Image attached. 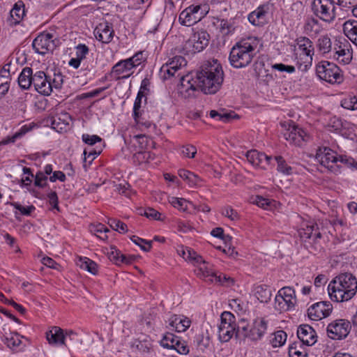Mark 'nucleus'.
Instances as JSON below:
<instances>
[{
  "label": "nucleus",
  "instance_id": "1",
  "mask_svg": "<svg viewBox=\"0 0 357 357\" xmlns=\"http://www.w3.org/2000/svg\"><path fill=\"white\" fill-rule=\"evenodd\" d=\"M198 88L206 94H214L220 89L224 73L222 66L217 60L207 61L197 72Z\"/></svg>",
  "mask_w": 357,
  "mask_h": 357
},
{
  "label": "nucleus",
  "instance_id": "2",
  "mask_svg": "<svg viewBox=\"0 0 357 357\" xmlns=\"http://www.w3.org/2000/svg\"><path fill=\"white\" fill-rule=\"evenodd\" d=\"M328 291L333 301L337 303L348 301L357 292V279L351 273H340L330 282Z\"/></svg>",
  "mask_w": 357,
  "mask_h": 357
},
{
  "label": "nucleus",
  "instance_id": "3",
  "mask_svg": "<svg viewBox=\"0 0 357 357\" xmlns=\"http://www.w3.org/2000/svg\"><path fill=\"white\" fill-rule=\"evenodd\" d=\"M258 42L249 38L236 43L231 49L229 60L230 64L236 68L248 66L257 54Z\"/></svg>",
  "mask_w": 357,
  "mask_h": 357
},
{
  "label": "nucleus",
  "instance_id": "4",
  "mask_svg": "<svg viewBox=\"0 0 357 357\" xmlns=\"http://www.w3.org/2000/svg\"><path fill=\"white\" fill-rule=\"evenodd\" d=\"M316 73L319 79L331 84H340L343 82V74L334 63L321 61L316 66Z\"/></svg>",
  "mask_w": 357,
  "mask_h": 357
},
{
  "label": "nucleus",
  "instance_id": "5",
  "mask_svg": "<svg viewBox=\"0 0 357 357\" xmlns=\"http://www.w3.org/2000/svg\"><path fill=\"white\" fill-rule=\"evenodd\" d=\"M208 10L209 7L207 4L192 5L180 13L178 20L181 24L190 26L204 18Z\"/></svg>",
  "mask_w": 357,
  "mask_h": 357
},
{
  "label": "nucleus",
  "instance_id": "6",
  "mask_svg": "<svg viewBox=\"0 0 357 357\" xmlns=\"http://www.w3.org/2000/svg\"><path fill=\"white\" fill-rule=\"evenodd\" d=\"M312 10L316 17L328 23L333 22L336 17L335 0H314Z\"/></svg>",
  "mask_w": 357,
  "mask_h": 357
},
{
  "label": "nucleus",
  "instance_id": "7",
  "mask_svg": "<svg viewBox=\"0 0 357 357\" xmlns=\"http://www.w3.org/2000/svg\"><path fill=\"white\" fill-rule=\"evenodd\" d=\"M316 159L321 165L335 174L339 173L341 165L339 164L340 155L331 149L319 147L317 151Z\"/></svg>",
  "mask_w": 357,
  "mask_h": 357
},
{
  "label": "nucleus",
  "instance_id": "8",
  "mask_svg": "<svg viewBox=\"0 0 357 357\" xmlns=\"http://www.w3.org/2000/svg\"><path fill=\"white\" fill-rule=\"evenodd\" d=\"M59 43V40L53 33L43 32L33 40L32 47L36 53L44 55L53 51Z\"/></svg>",
  "mask_w": 357,
  "mask_h": 357
},
{
  "label": "nucleus",
  "instance_id": "9",
  "mask_svg": "<svg viewBox=\"0 0 357 357\" xmlns=\"http://www.w3.org/2000/svg\"><path fill=\"white\" fill-rule=\"evenodd\" d=\"M351 329L350 321L344 319H338L331 321L326 328L327 335L334 340L345 339Z\"/></svg>",
  "mask_w": 357,
  "mask_h": 357
},
{
  "label": "nucleus",
  "instance_id": "10",
  "mask_svg": "<svg viewBox=\"0 0 357 357\" xmlns=\"http://www.w3.org/2000/svg\"><path fill=\"white\" fill-rule=\"evenodd\" d=\"M210 35L206 31H200L194 33L185 42L184 50L191 54L202 51L208 45Z\"/></svg>",
  "mask_w": 357,
  "mask_h": 357
},
{
  "label": "nucleus",
  "instance_id": "11",
  "mask_svg": "<svg viewBox=\"0 0 357 357\" xmlns=\"http://www.w3.org/2000/svg\"><path fill=\"white\" fill-rule=\"evenodd\" d=\"M333 305L329 301L318 302L307 309V315L311 320L318 321L330 315Z\"/></svg>",
  "mask_w": 357,
  "mask_h": 357
},
{
  "label": "nucleus",
  "instance_id": "12",
  "mask_svg": "<svg viewBox=\"0 0 357 357\" xmlns=\"http://www.w3.org/2000/svg\"><path fill=\"white\" fill-rule=\"evenodd\" d=\"M198 89L197 79L195 80L189 74L181 76L178 91L183 97L188 98L194 96L195 91Z\"/></svg>",
  "mask_w": 357,
  "mask_h": 357
},
{
  "label": "nucleus",
  "instance_id": "13",
  "mask_svg": "<svg viewBox=\"0 0 357 357\" xmlns=\"http://www.w3.org/2000/svg\"><path fill=\"white\" fill-rule=\"evenodd\" d=\"M35 90L44 96H49L52 93V85L50 84L49 76L43 71H37L32 78Z\"/></svg>",
  "mask_w": 357,
  "mask_h": 357
},
{
  "label": "nucleus",
  "instance_id": "14",
  "mask_svg": "<svg viewBox=\"0 0 357 357\" xmlns=\"http://www.w3.org/2000/svg\"><path fill=\"white\" fill-rule=\"evenodd\" d=\"M298 232L299 236L305 243L308 241L309 243H311V240L313 243H316L318 239L321 238V234L317 224L312 222L304 225Z\"/></svg>",
  "mask_w": 357,
  "mask_h": 357
},
{
  "label": "nucleus",
  "instance_id": "15",
  "mask_svg": "<svg viewBox=\"0 0 357 357\" xmlns=\"http://www.w3.org/2000/svg\"><path fill=\"white\" fill-rule=\"evenodd\" d=\"M270 8L271 5L269 3L259 6L256 10L249 14V22L255 26H263L267 22V15Z\"/></svg>",
  "mask_w": 357,
  "mask_h": 357
},
{
  "label": "nucleus",
  "instance_id": "16",
  "mask_svg": "<svg viewBox=\"0 0 357 357\" xmlns=\"http://www.w3.org/2000/svg\"><path fill=\"white\" fill-rule=\"evenodd\" d=\"M297 336L303 344L312 346L317 341V335L314 328L308 324L301 325L297 330Z\"/></svg>",
  "mask_w": 357,
  "mask_h": 357
},
{
  "label": "nucleus",
  "instance_id": "17",
  "mask_svg": "<svg viewBox=\"0 0 357 357\" xmlns=\"http://www.w3.org/2000/svg\"><path fill=\"white\" fill-rule=\"evenodd\" d=\"M94 35L97 40L102 43L107 44L113 39L114 31L111 24L102 22L96 27Z\"/></svg>",
  "mask_w": 357,
  "mask_h": 357
},
{
  "label": "nucleus",
  "instance_id": "18",
  "mask_svg": "<svg viewBox=\"0 0 357 357\" xmlns=\"http://www.w3.org/2000/svg\"><path fill=\"white\" fill-rule=\"evenodd\" d=\"M267 329V321L261 317L256 318L249 329L248 338L257 341L260 340Z\"/></svg>",
  "mask_w": 357,
  "mask_h": 357
},
{
  "label": "nucleus",
  "instance_id": "19",
  "mask_svg": "<svg viewBox=\"0 0 357 357\" xmlns=\"http://www.w3.org/2000/svg\"><path fill=\"white\" fill-rule=\"evenodd\" d=\"M245 157L252 165L261 167L263 169L266 168L264 165H269L272 160L271 156H268L264 153L259 152L257 150L247 151Z\"/></svg>",
  "mask_w": 357,
  "mask_h": 357
},
{
  "label": "nucleus",
  "instance_id": "20",
  "mask_svg": "<svg viewBox=\"0 0 357 357\" xmlns=\"http://www.w3.org/2000/svg\"><path fill=\"white\" fill-rule=\"evenodd\" d=\"M169 328L181 333L185 331L191 324V321L183 315L174 314L169 319Z\"/></svg>",
  "mask_w": 357,
  "mask_h": 357
},
{
  "label": "nucleus",
  "instance_id": "21",
  "mask_svg": "<svg viewBox=\"0 0 357 357\" xmlns=\"http://www.w3.org/2000/svg\"><path fill=\"white\" fill-rule=\"evenodd\" d=\"M285 139L290 143L300 144L301 142L305 141L306 137L305 132L296 126H290L287 130L283 133Z\"/></svg>",
  "mask_w": 357,
  "mask_h": 357
},
{
  "label": "nucleus",
  "instance_id": "22",
  "mask_svg": "<svg viewBox=\"0 0 357 357\" xmlns=\"http://www.w3.org/2000/svg\"><path fill=\"white\" fill-rule=\"evenodd\" d=\"M46 338L50 344L65 345L63 331L58 326H54L47 331L46 333Z\"/></svg>",
  "mask_w": 357,
  "mask_h": 357
},
{
  "label": "nucleus",
  "instance_id": "23",
  "mask_svg": "<svg viewBox=\"0 0 357 357\" xmlns=\"http://www.w3.org/2000/svg\"><path fill=\"white\" fill-rule=\"evenodd\" d=\"M197 264L199 266L197 270V275L206 281L214 282V279H217L216 273L212 270L208 263L202 259V261Z\"/></svg>",
  "mask_w": 357,
  "mask_h": 357
},
{
  "label": "nucleus",
  "instance_id": "24",
  "mask_svg": "<svg viewBox=\"0 0 357 357\" xmlns=\"http://www.w3.org/2000/svg\"><path fill=\"white\" fill-rule=\"evenodd\" d=\"M193 342L197 347V349L202 351H204L206 349H208L211 346V337L208 331H202L196 334Z\"/></svg>",
  "mask_w": 357,
  "mask_h": 357
},
{
  "label": "nucleus",
  "instance_id": "25",
  "mask_svg": "<svg viewBox=\"0 0 357 357\" xmlns=\"http://www.w3.org/2000/svg\"><path fill=\"white\" fill-rule=\"evenodd\" d=\"M33 75L32 68L25 67L22 69L17 79L18 84L22 89L26 90L30 88L33 84Z\"/></svg>",
  "mask_w": 357,
  "mask_h": 357
},
{
  "label": "nucleus",
  "instance_id": "26",
  "mask_svg": "<svg viewBox=\"0 0 357 357\" xmlns=\"http://www.w3.org/2000/svg\"><path fill=\"white\" fill-rule=\"evenodd\" d=\"M133 68V65L128 61V59L122 60L119 61L116 64H115L113 68L112 73H115L117 75H120L123 73H127L126 75H123L121 77H119L116 78V79H126L128 78L131 73H129L128 72L130 71Z\"/></svg>",
  "mask_w": 357,
  "mask_h": 357
},
{
  "label": "nucleus",
  "instance_id": "27",
  "mask_svg": "<svg viewBox=\"0 0 357 357\" xmlns=\"http://www.w3.org/2000/svg\"><path fill=\"white\" fill-rule=\"evenodd\" d=\"M298 49L302 51L303 54L312 59L314 54V47L312 42L307 37H299L296 40Z\"/></svg>",
  "mask_w": 357,
  "mask_h": 357
},
{
  "label": "nucleus",
  "instance_id": "28",
  "mask_svg": "<svg viewBox=\"0 0 357 357\" xmlns=\"http://www.w3.org/2000/svg\"><path fill=\"white\" fill-rule=\"evenodd\" d=\"M344 35L356 45H357V21L347 20L343 24Z\"/></svg>",
  "mask_w": 357,
  "mask_h": 357
},
{
  "label": "nucleus",
  "instance_id": "29",
  "mask_svg": "<svg viewBox=\"0 0 357 357\" xmlns=\"http://www.w3.org/2000/svg\"><path fill=\"white\" fill-rule=\"evenodd\" d=\"M255 294L257 298L261 303H268L271 298L272 294L271 289L264 284L258 285L255 287Z\"/></svg>",
  "mask_w": 357,
  "mask_h": 357
},
{
  "label": "nucleus",
  "instance_id": "30",
  "mask_svg": "<svg viewBox=\"0 0 357 357\" xmlns=\"http://www.w3.org/2000/svg\"><path fill=\"white\" fill-rule=\"evenodd\" d=\"M236 335V326L220 325L219 339L222 342H228L234 335Z\"/></svg>",
  "mask_w": 357,
  "mask_h": 357
},
{
  "label": "nucleus",
  "instance_id": "31",
  "mask_svg": "<svg viewBox=\"0 0 357 357\" xmlns=\"http://www.w3.org/2000/svg\"><path fill=\"white\" fill-rule=\"evenodd\" d=\"M22 337L17 333H6L4 335L3 342L9 348L16 349L19 348L22 344Z\"/></svg>",
  "mask_w": 357,
  "mask_h": 357
},
{
  "label": "nucleus",
  "instance_id": "32",
  "mask_svg": "<svg viewBox=\"0 0 357 357\" xmlns=\"http://www.w3.org/2000/svg\"><path fill=\"white\" fill-rule=\"evenodd\" d=\"M11 17L15 24L19 23L25 15L24 3L22 1H18L14 5L13 9L10 12Z\"/></svg>",
  "mask_w": 357,
  "mask_h": 357
},
{
  "label": "nucleus",
  "instance_id": "33",
  "mask_svg": "<svg viewBox=\"0 0 357 357\" xmlns=\"http://www.w3.org/2000/svg\"><path fill=\"white\" fill-rule=\"evenodd\" d=\"M278 294L282 296V298L288 303L289 307L294 306L296 299L295 291L292 288L289 287H282L278 291Z\"/></svg>",
  "mask_w": 357,
  "mask_h": 357
},
{
  "label": "nucleus",
  "instance_id": "34",
  "mask_svg": "<svg viewBox=\"0 0 357 357\" xmlns=\"http://www.w3.org/2000/svg\"><path fill=\"white\" fill-rule=\"evenodd\" d=\"M36 126L33 123H29L28 125H24L21 127V128L16 132L13 136L8 137L6 139H4L2 143L3 144L8 143H14L16 139L21 138L28 132L32 130V129Z\"/></svg>",
  "mask_w": 357,
  "mask_h": 357
},
{
  "label": "nucleus",
  "instance_id": "35",
  "mask_svg": "<svg viewBox=\"0 0 357 357\" xmlns=\"http://www.w3.org/2000/svg\"><path fill=\"white\" fill-rule=\"evenodd\" d=\"M178 175L181 178L187 181L190 187L197 185L201 181V178L197 175L185 169H180Z\"/></svg>",
  "mask_w": 357,
  "mask_h": 357
},
{
  "label": "nucleus",
  "instance_id": "36",
  "mask_svg": "<svg viewBox=\"0 0 357 357\" xmlns=\"http://www.w3.org/2000/svg\"><path fill=\"white\" fill-rule=\"evenodd\" d=\"M77 264L81 268L87 271L93 275H96L98 273L97 264L87 257H79Z\"/></svg>",
  "mask_w": 357,
  "mask_h": 357
},
{
  "label": "nucleus",
  "instance_id": "37",
  "mask_svg": "<svg viewBox=\"0 0 357 357\" xmlns=\"http://www.w3.org/2000/svg\"><path fill=\"white\" fill-rule=\"evenodd\" d=\"M90 230L97 237L102 241H105L108 238L107 233L109 231V229L105 225L101 223L97 225H91Z\"/></svg>",
  "mask_w": 357,
  "mask_h": 357
},
{
  "label": "nucleus",
  "instance_id": "38",
  "mask_svg": "<svg viewBox=\"0 0 357 357\" xmlns=\"http://www.w3.org/2000/svg\"><path fill=\"white\" fill-rule=\"evenodd\" d=\"M275 160L277 162V170L287 176L293 174V168L289 166L286 160L280 155L275 156Z\"/></svg>",
  "mask_w": 357,
  "mask_h": 357
},
{
  "label": "nucleus",
  "instance_id": "39",
  "mask_svg": "<svg viewBox=\"0 0 357 357\" xmlns=\"http://www.w3.org/2000/svg\"><path fill=\"white\" fill-rule=\"evenodd\" d=\"M331 38L327 35L321 36L317 40L319 50L323 54L328 53L331 51Z\"/></svg>",
  "mask_w": 357,
  "mask_h": 357
},
{
  "label": "nucleus",
  "instance_id": "40",
  "mask_svg": "<svg viewBox=\"0 0 357 357\" xmlns=\"http://www.w3.org/2000/svg\"><path fill=\"white\" fill-rule=\"evenodd\" d=\"M210 116L213 119L218 117L220 121L224 123L229 122L234 118L238 117L234 112L220 113L215 110L210 111Z\"/></svg>",
  "mask_w": 357,
  "mask_h": 357
},
{
  "label": "nucleus",
  "instance_id": "41",
  "mask_svg": "<svg viewBox=\"0 0 357 357\" xmlns=\"http://www.w3.org/2000/svg\"><path fill=\"white\" fill-rule=\"evenodd\" d=\"M169 202L175 208L185 212L188 211V204H190L188 201L183 198H178L172 197L169 199Z\"/></svg>",
  "mask_w": 357,
  "mask_h": 357
},
{
  "label": "nucleus",
  "instance_id": "42",
  "mask_svg": "<svg viewBox=\"0 0 357 357\" xmlns=\"http://www.w3.org/2000/svg\"><path fill=\"white\" fill-rule=\"evenodd\" d=\"M341 106L347 109L356 110L357 109V94L349 95L342 100Z\"/></svg>",
  "mask_w": 357,
  "mask_h": 357
},
{
  "label": "nucleus",
  "instance_id": "43",
  "mask_svg": "<svg viewBox=\"0 0 357 357\" xmlns=\"http://www.w3.org/2000/svg\"><path fill=\"white\" fill-rule=\"evenodd\" d=\"M337 56H334V57L341 63L348 64L351 60V54L349 50L342 49L340 47V50H337L335 52Z\"/></svg>",
  "mask_w": 357,
  "mask_h": 357
},
{
  "label": "nucleus",
  "instance_id": "44",
  "mask_svg": "<svg viewBox=\"0 0 357 357\" xmlns=\"http://www.w3.org/2000/svg\"><path fill=\"white\" fill-rule=\"evenodd\" d=\"M109 227L121 234H125L128 231L127 225L122 221L114 218H110L108 220Z\"/></svg>",
  "mask_w": 357,
  "mask_h": 357
},
{
  "label": "nucleus",
  "instance_id": "45",
  "mask_svg": "<svg viewBox=\"0 0 357 357\" xmlns=\"http://www.w3.org/2000/svg\"><path fill=\"white\" fill-rule=\"evenodd\" d=\"M186 60L181 56H176L172 59V60L166 64L169 66V68L173 69L174 71H178L181 67L186 66Z\"/></svg>",
  "mask_w": 357,
  "mask_h": 357
},
{
  "label": "nucleus",
  "instance_id": "46",
  "mask_svg": "<svg viewBox=\"0 0 357 357\" xmlns=\"http://www.w3.org/2000/svg\"><path fill=\"white\" fill-rule=\"evenodd\" d=\"M287 334L283 331H278L274 333V337L271 340V343L273 347L282 346L287 340Z\"/></svg>",
  "mask_w": 357,
  "mask_h": 357
},
{
  "label": "nucleus",
  "instance_id": "47",
  "mask_svg": "<svg viewBox=\"0 0 357 357\" xmlns=\"http://www.w3.org/2000/svg\"><path fill=\"white\" fill-rule=\"evenodd\" d=\"M178 338V337L173 333H167L161 340L160 344L164 348L173 349Z\"/></svg>",
  "mask_w": 357,
  "mask_h": 357
},
{
  "label": "nucleus",
  "instance_id": "48",
  "mask_svg": "<svg viewBox=\"0 0 357 357\" xmlns=\"http://www.w3.org/2000/svg\"><path fill=\"white\" fill-rule=\"evenodd\" d=\"M130 239L134 243L139 245L142 250L149 252L151 250V241H146L137 236H132Z\"/></svg>",
  "mask_w": 357,
  "mask_h": 357
},
{
  "label": "nucleus",
  "instance_id": "49",
  "mask_svg": "<svg viewBox=\"0 0 357 357\" xmlns=\"http://www.w3.org/2000/svg\"><path fill=\"white\" fill-rule=\"evenodd\" d=\"M319 21L318 20L310 17L308 18L305 24L304 29L306 33L318 32Z\"/></svg>",
  "mask_w": 357,
  "mask_h": 357
},
{
  "label": "nucleus",
  "instance_id": "50",
  "mask_svg": "<svg viewBox=\"0 0 357 357\" xmlns=\"http://www.w3.org/2000/svg\"><path fill=\"white\" fill-rule=\"evenodd\" d=\"M181 153L185 158H193L197 153V148L191 144L183 145L181 147Z\"/></svg>",
  "mask_w": 357,
  "mask_h": 357
},
{
  "label": "nucleus",
  "instance_id": "51",
  "mask_svg": "<svg viewBox=\"0 0 357 357\" xmlns=\"http://www.w3.org/2000/svg\"><path fill=\"white\" fill-rule=\"evenodd\" d=\"M250 328L245 321H242L237 328L236 327V337L237 338H248Z\"/></svg>",
  "mask_w": 357,
  "mask_h": 357
},
{
  "label": "nucleus",
  "instance_id": "52",
  "mask_svg": "<svg viewBox=\"0 0 357 357\" xmlns=\"http://www.w3.org/2000/svg\"><path fill=\"white\" fill-rule=\"evenodd\" d=\"M222 214L232 221H237L240 219V215L236 210L231 206H225L222 209Z\"/></svg>",
  "mask_w": 357,
  "mask_h": 357
},
{
  "label": "nucleus",
  "instance_id": "53",
  "mask_svg": "<svg viewBox=\"0 0 357 357\" xmlns=\"http://www.w3.org/2000/svg\"><path fill=\"white\" fill-rule=\"evenodd\" d=\"M180 354H188L189 353V347L185 341L181 340L179 337L176 341L173 347Z\"/></svg>",
  "mask_w": 357,
  "mask_h": 357
},
{
  "label": "nucleus",
  "instance_id": "54",
  "mask_svg": "<svg viewBox=\"0 0 357 357\" xmlns=\"http://www.w3.org/2000/svg\"><path fill=\"white\" fill-rule=\"evenodd\" d=\"M34 185L36 187L43 188L47 185V176L45 174V173H43L42 171L38 172L34 176Z\"/></svg>",
  "mask_w": 357,
  "mask_h": 357
},
{
  "label": "nucleus",
  "instance_id": "55",
  "mask_svg": "<svg viewBox=\"0 0 357 357\" xmlns=\"http://www.w3.org/2000/svg\"><path fill=\"white\" fill-rule=\"evenodd\" d=\"M220 325L236 326L234 315L230 312L227 311L222 312L221 314V323Z\"/></svg>",
  "mask_w": 357,
  "mask_h": 357
},
{
  "label": "nucleus",
  "instance_id": "56",
  "mask_svg": "<svg viewBox=\"0 0 357 357\" xmlns=\"http://www.w3.org/2000/svg\"><path fill=\"white\" fill-rule=\"evenodd\" d=\"M10 204L24 215H29L35 210V207L33 205L24 206L18 202H11Z\"/></svg>",
  "mask_w": 357,
  "mask_h": 357
},
{
  "label": "nucleus",
  "instance_id": "57",
  "mask_svg": "<svg viewBox=\"0 0 357 357\" xmlns=\"http://www.w3.org/2000/svg\"><path fill=\"white\" fill-rule=\"evenodd\" d=\"M339 164L344 165L347 167L351 168V169H357V162L351 157H347L346 155H340Z\"/></svg>",
  "mask_w": 357,
  "mask_h": 357
},
{
  "label": "nucleus",
  "instance_id": "58",
  "mask_svg": "<svg viewBox=\"0 0 357 357\" xmlns=\"http://www.w3.org/2000/svg\"><path fill=\"white\" fill-rule=\"evenodd\" d=\"M82 139L85 144L89 146H93L98 142L100 143L102 141V138L96 135L83 134Z\"/></svg>",
  "mask_w": 357,
  "mask_h": 357
},
{
  "label": "nucleus",
  "instance_id": "59",
  "mask_svg": "<svg viewBox=\"0 0 357 357\" xmlns=\"http://www.w3.org/2000/svg\"><path fill=\"white\" fill-rule=\"evenodd\" d=\"M275 307L278 310L287 311L293 307H289L288 303H287L284 301V300L282 298V296H280L278 294L276 295V296L275 298Z\"/></svg>",
  "mask_w": 357,
  "mask_h": 357
},
{
  "label": "nucleus",
  "instance_id": "60",
  "mask_svg": "<svg viewBox=\"0 0 357 357\" xmlns=\"http://www.w3.org/2000/svg\"><path fill=\"white\" fill-rule=\"evenodd\" d=\"M298 343H293L289 347V357H306L307 354L298 349Z\"/></svg>",
  "mask_w": 357,
  "mask_h": 357
},
{
  "label": "nucleus",
  "instance_id": "61",
  "mask_svg": "<svg viewBox=\"0 0 357 357\" xmlns=\"http://www.w3.org/2000/svg\"><path fill=\"white\" fill-rule=\"evenodd\" d=\"M217 279H214V282L219 283L222 285L230 286L234 283V280L222 273L218 275L216 273Z\"/></svg>",
  "mask_w": 357,
  "mask_h": 357
},
{
  "label": "nucleus",
  "instance_id": "62",
  "mask_svg": "<svg viewBox=\"0 0 357 357\" xmlns=\"http://www.w3.org/2000/svg\"><path fill=\"white\" fill-rule=\"evenodd\" d=\"M140 214L145 215L148 218L156 220H163V219L161 218L162 214L153 208H148L144 210V213H140Z\"/></svg>",
  "mask_w": 357,
  "mask_h": 357
},
{
  "label": "nucleus",
  "instance_id": "63",
  "mask_svg": "<svg viewBox=\"0 0 357 357\" xmlns=\"http://www.w3.org/2000/svg\"><path fill=\"white\" fill-rule=\"evenodd\" d=\"M102 151V149L100 148L99 149H93L91 150L84 149V162H86V159L91 157V160L89 161V164L98 156L100 154Z\"/></svg>",
  "mask_w": 357,
  "mask_h": 357
},
{
  "label": "nucleus",
  "instance_id": "64",
  "mask_svg": "<svg viewBox=\"0 0 357 357\" xmlns=\"http://www.w3.org/2000/svg\"><path fill=\"white\" fill-rule=\"evenodd\" d=\"M89 47L84 44H79L76 47V57L79 60L85 59L86 55L89 53Z\"/></svg>",
  "mask_w": 357,
  "mask_h": 357
}]
</instances>
